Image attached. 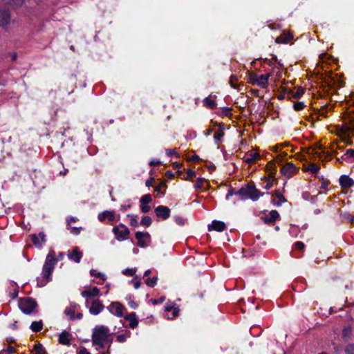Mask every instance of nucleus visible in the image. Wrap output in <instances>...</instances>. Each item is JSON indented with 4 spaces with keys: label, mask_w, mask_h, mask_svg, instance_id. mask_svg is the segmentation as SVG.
Here are the masks:
<instances>
[{
    "label": "nucleus",
    "mask_w": 354,
    "mask_h": 354,
    "mask_svg": "<svg viewBox=\"0 0 354 354\" xmlns=\"http://www.w3.org/2000/svg\"><path fill=\"white\" fill-rule=\"evenodd\" d=\"M91 342L96 351L103 349L106 344L110 348L112 339L109 328L104 325L95 326L92 330Z\"/></svg>",
    "instance_id": "obj_1"
},
{
    "label": "nucleus",
    "mask_w": 354,
    "mask_h": 354,
    "mask_svg": "<svg viewBox=\"0 0 354 354\" xmlns=\"http://www.w3.org/2000/svg\"><path fill=\"white\" fill-rule=\"evenodd\" d=\"M57 262L55 257V252L54 250H50L46 257L44 264L42 268L41 274L44 279L41 281V286L46 285L52 279V274L53 272L55 266Z\"/></svg>",
    "instance_id": "obj_2"
},
{
    "label": "nucleus",
    "mask_w": 354,
    "mask_h": 354,
    "mask_svg": "<svg viewBox=\"0 0 354 354\" xmlns=\"http://www.w3.org/2000/svg\"><path fill=\"white\" fill-rule=\"evenodd\" d=\"M236 193L241 196L242 198H250L253 201H257L260 196H262L264 194L255 187L253 182H251L245 187L241 188L239 190L236 191Z\"/></svg>",
    "instance_id": "obj_3"
},
{
    "label": "nucleus",
    "mask_w": 354,
    "mask_h": 354,
    "mask_svg": "<svg viewBox=\"0 0 354 354\" xmlns=\"http://www.w3.org/2000/svg\"><path fill=\"white\" fill-rule=\"evenodd\" d=\"M113 232L118 239L126 240L130 233L129 230L123 224H120L113 228Z\"/></svg>",
    "instance_id": "obj_4"
},
{
    "label": "nucleus",
    "mask_w": 354,
    "mask_h": 354,
    "mask_svg": "<svg viewBox=\"0 0 354 354\" xmlns=\"http://www.w3.org/2000/svg\"><path fill=\"white\" fill-rule=\"evenodd\" d=\"M37 304L30 297L24 298V314L29 315L37 313Z\"/></svg>",
    "instance_id": "obj_5"
},
{
    "label": "nucleus",
    "mask_w": 354,
    "mask_h": 354,
    "mask_svg": "<svg viewBox=\"0 0 354 354\" xmlns=\"http://www.w3.org/2000/svg\"><path fill=\"white\" fill-rule=\"evenodd\" d=\"M156 215L163 220L167 219L170 216V209L165 205H159L154 209Z\"/></svg>",
    "instance_id": "obj_6"
},
{
    "label": "nucleus",
    "mask_w": 354,
    "mask_h": 354,
    "mask_svg": "<svg viewBox=\"0 0 354 354\" xmlns=\"http://www.w3.org/2000/svg\"><path fill=\"white\" fill-rule=\"evenodd\" d=\"M109 311L118 317H122L124 315V306L119 302H112L109 306Z\"/></svg>",
    "instance_id": "obj_7"
},
{
    "label": "nucleus",
    "mask_w": 354,
    "mask_h": 354,
    "mask_svg": "<svg viewBox=\"0 0 354 354\" xmlns=\"http://www.w3.org/2000/svg\"><path fill=\"white\" fill-rule=\"evenodd\" d=\"M104 308V305L99 299H95L91 302V306L88 308L89 312L93 315L100 313Z\"/></svg>",
    "instance_id": "obj_8"
},
{
    "label": "nucleus",
    "mask_w": 354,
    "mask_h": 354,
    "mask_svg": "<svg viewBox=\"0 0 354 354\" xmlns=\"http://www.w3.org/2000/svg\"><path fill=\"white\" fill-rule=\"evenodd\" d=\"M67 256L70 260L75 263H80L82 258V253L79 250L77 247H75L71 251H68Z\"/></svg>",
    "instance_id": "obj_9"
},
{
    "label": "nucleus",
    "mask_w": 354,
    "mask_h": 354,
    "mask_svg": "<svg viewBox=\"0 0 354 354\" xmlns=\"http://www.w3.org/2000/svg\"><path fill=\"white\" fill-rule=\"evenodd\" d=\"M297 169L293 163L288 162L281 167V172L286 177L290 178L293 173L297 171Z\"/></svg>",
    "instance_id": "obj_10"
},
{
    "label": "nucleus",
    "mask_w": 354,
    "mask_h": 354,
    "mask_svg": "<svg viewBox=\"0 0 354 354\" xmlns=\"http://www.w3.org/2000/svg\"><path fill=\"white\" fill-rule=\"evenodd\" d=\"M32 241L35 246L41 247L46 242V235L44 232H39L38 235H32Z\"/></svg>",
    "instance_id": "obj_11"
},
{
    "label": "nucleus",
    "mask_w": 354,
    "mask_h": 354,
    "mask_svg": "<svg viewBox=\"0 0 354 354\" xmlns=\"http://www.w3.org/2000/svg\"><path fill=\"white\" fill-rule=\"evenodd\" d=\"M225 228V224L219 221H213L212 224L208 226L209 230H215L217 232H223Z\"/></svg>",
    "instance_id": "obj_12"
},
{
    "label": "nucleus",
    "mask_w": 354,
    "mask_h": 354,
    "mask_svg": "<svg viewBox=\"0 0 354 354\" xmlns=\"http://www.w3.org/2000/svg\"><path fill=\"white\" fill-rule=\"evenodd\" d=\"M339 185L342 188H349L354 185V181L349 176L342 175L339 178Z\"/></svg>",
    "instance_id": "obj_13"
},
{
    "label": "nucleus",
    "mask_w": 354,
    "mask_h": 354,
    "mask_svg": "<svg viewBox=\"0 0 354 354\" xmlns=\"http://www.w3.org/2000/svg\"><path fill=\"white\" fill-rule=\"evenodd\" d=\"M100 293V290L97 287H93L91 289L86 290L82 292L81 295L84 298H93L97 296Z\"/></svg>",
    "instance_id": "obj_14"
},
{
    "label": "nucleus",
    "mask_w": 354,
    "mask_h": 354,
    "mask_svg": "<svg viewBox=\"0 0 354 354\" xmlns=\"http://www.w3.org/2000/svg\"><path fill=\"white\" fill-rule=\"evenodd\" d=\"M270 74H263L258 77V81L257 85L262 88H266L268 86V80L270 77Z\"/></svg>",
    "instance_id": "obj_15"
},
{
    "label": "nucleus",
    "mask_w": 354,
    "mask_h": 354,
    "mask_svg": "<svg viewBox=\"0 0 354 354\" xmlns=\"http://www.w3.org/2000/svg\"><path fill=\"white\" fill-rule=\"evenodd\" d=\"M274 196L276 198H273L272 200V202L274 204V205L281 206L283 203L287 201L283 195L278 190H276L274 192Z\"/></svg>",
    "instance_id": "obj_16"
},
{
    "label": "nucleus",
    "mask_w": 354,
    "mask_h": 354,
    "mask_svg": "<svg viewBox=\"0 0 354 354\" xmlns=\"http://www.w3.org/2000/svg\"><path fill=\"white\" fill-rule=\"evenodd\" d=\"M149 234L147 232H137L136 233V238L138 240V245L142 248L147 246V243L145 241L144 239L147 237L149 238Z\"/></svg>",
    "instance_id": "obj_17"
},
{
    "label": "nucleus",
    "mask_w": 354,
    "mask_h": 354,
    "mask_svg": "<svg viewBox=\"0 0 354 354\" xmlns=\"http://www.w3.org/2000/svg\"><path fill=\"white\" fill-rule=\"evenodd\" d=\"M124 319L129 322V327L135 328L138 325V320L136 317V313H131L124 317Z\"/></svg>",
    "instance_id": "obj_18"
},
{
    "label": "nucleus",
    "mask_w": 354,
    "mask_h": 354,
    "mask_svg": "<svg viewBox=\"0 0 354 354\" xmlns=\"http://www.w3.org/2000/svg\"><path fill=\"white\" fill-rule=\"evenodd\" d=\"M80 308L79 305L76 304H71V306L66 308L64 310V314L70 316V318L71 320H74L75 317V312L76 310H77Z\"/></svg>",
    "instance_id": "obj_19"
},
{
    "label": "nucleus",
    "mask_w": 354,
    "mask_h": 354,
    "mask_svg": "<svg viewBox=\"0 0 354 354\" xmlns=\"http://www.w3.org/2000/svg\"><path fill=\"white\" fill-rule=\"evenodd\" d=\"M107 218L109 221H113L115 219V214L111 211H104L103 212L98 214V219L100 221H104Z\"/></svg>",
    "instance_id": "obj_20"
},
{
    "label": "nucleus",
    "mask_w": 354,
    "mask_h": 354,
    "mask_svg": "<svg viewBox=\"0 0 354 354\" xmlns=\"http://www.w3.org/2000/svg\"><path fill=\"white\" fill-rule=\"evenodd\" d=\"M279 217L278 212L277 210H272L264 217V221L266 223H274Z\"/></svg>",
    "instance_id": "obj_21"
},
{
    "label": "nucleus",
    "mask_w": 354,
    "mask_h": 354,
    "mask_svg": "<svg viewBox=\"0 0 354 354\" xmlns=\"http://www.w3.org/2000/svg\"><path fill=\"white\" fill-rule=\"evenodd\" d=\"M292 37V35L290 33H283L280 37H277L275 42L277 44H287Z\"/></svg>",
    "instance_id": "obj_22"
},
{
    "label": "nucleus",
    "mask_w": 354,
    "mask_h": 354,
    "mask_svg": "<svg viewBox=\"0 0 354 354\" xmlns=\"http://www.w3.org/2000/svg\"><path fill=\"white\" fill-rule=\"evenodd\" d=\"M69 333L66 331L62 332L59 336V342L64 345H70L71 340L69 339Z\"/></svg>",
    "instance_id": "obj_23"
},
{
    "label": "nucleus",
    "mask_w": 354,
    "mask_h": 354,
    "mask_svg": "<svg viewBox=\"0 0 354 354\" xmlns=\"http://www.w3.org/2000/svg\"><path fill=\"white\" fill-rule=\"evenodd\" d=\"M204 105L211 109H214L216 107V102L209 97H205L204 100Z\"/></svg>",
    "instance_id": "obj_24"
},
{
    "label": "nucleus",
    "mask_w": 354,
    "mask_h": 354,
    "mask_svg": "<svg viewBox=\"0 0 354 354\" xmlns=\"http://www.w3.org/2000/svg\"><path fill=\"white\" fill-rule=\"evenodd\" d=\"M43 328V322L41 320L38 322H32L30 325V329L33 332H39Z\"/></svg>",
    "instance_id": "obj_25"
},
{
    "label": "nucleus",
    "mask_w": 354,
    "mask_h": 354,
    "mask_svg": "<svg viewBox=\"0 0 354 354\" xmlns=\"http://www.w3.org/2000/svg\"><path fill=\"white\" fill-rule=\"evenodd\" d=\"M10 21V15L8 12H3L0 18V26H6Z\"/></svg>",
    "instance_id": "obj_26"
},
{
    "label": "nucleus",
    "mask_w": 354,
    "mask_h": 354,
    "mask_svg": "<svg viewBox=\"0 0 354 354\" xmlns=\"http://www.w3.org/2000/svg\"><path fill=\"white\" fill-rule=\"evenodd\" d=\"M224 136L223 129L220 127L214 133V139L216 143L221 141L222 138Z\"/></svg>",
    "instance_id": "obj_27"
},
{
    "label": "nucleus",
    "mask_w": 354,
    "mask_h": 354,
    "mask_svg": "<svg viewBox=\"0 0 354 354\" xmlns=\"http://www.w3.org/2000/svg\"><path fill=\"white\" fill-rule=\"evenodd\" d=\"M259 157V154L257 153H251L247 156L245 158V162L248 164H252L256 161V160Z\"/></svg>",
    "instance_id": "obj_28"
},
{
    "label": "nucleus",
    "mask_w": 354,
    "mask_h": 354,
    "mask_svg": "<svg viewBox=\"0 0 354 354\" xmlns=\"http://www.w3.org/2000/svg\"><path fill=\"white\" fill-rule=\"evenodd\" d=\"M90 274L91 276L100 278V279H102L103 281L106 280V277L104 274L101 273L95 269H91L90 270Z\"/></svg>",
    "instance_id": "obj_29"
},
{
    "label": "nucleus",
    "mask_w": 354,
    "mask_h": 354,
    "mask_svg": "<svg viewBox=\"0 0 354 354\" xmlns=\"http://www.w3.org/2000/svg\"><path fill=\"white\" fill-rule=\"evenodd\" d=\"M125 299L127 301L128 305L129 306V307L131 308L136 309L138 306V304L136 302H135L134 301H133L132 296L131 295H127L125 297Z\"/></svg>",
    "instance_id": "obj_30"
},
{
    "label": "nucleus",
    "mask_w": 354,
    "mask_h": 354,
    "mask_svg": "<svg viewBox=\"0 0 354 354\" xmlns=\"http://www.w3.org/2000/svg\"><path fill=\"white\" fill-rule=\"evenodd\" d=\"M151 201H152L151 196L150 194H145L144 196H142V198L140 199V203H141V205H147L149 203H151Z\"/></svg>",
    "instance_id": "obj_31"
},
{
    "label": "nucleus",
    "mask_w": 354,
    "mask_h": 354,
    "mask_svg": "<svg viewBox=\"0 0 354 354\" xmlns=\"http://www.w3.org/2000/svg\"><path fill=\"white\" fill-rule=\"evenodd\" d=\"M157 281H158V277H153V278H148L146 280L145 283L148 286L152 288L156 284Z\"/></svg>",
    "instance_id": "obj_32"
},
{
    "label": "nucleus",
    "mask_w": 354,
    "mask_h": 354,
    "mask_svg": "<svg viewBox=\"0 0 354 354\" xmlns=\"http://www.w3.org/2000/svg\"><path fill=\"white\" fill-rule=\"evenodd\" d=\"M259 75L253 72L249 74V81L253 84H257Z\"/></svg>",
    "instance_id": "obj_33"
},
{
    "label": "nucleus",
    "mask_w": 354,
    "mask_h": 354,
    "mask_svg": "<svg viewBox=\"0 0 354 354\" xmlns=\"http://www.w3.org/2000/svg\"><path fill=\"white\" fill-rule=\"evenodd\" d=\"M151 223H152L151 218L147 216H144L141 221V225L146 226V227H149V225H151Z\"/></svg>",
    "instance_id": "obj_34"
},
{
    "label": "nucleus",
    "mask_w": 354,
    "mask_h": 354,
    "mask_svg": "<svg viewBox=\"0 0 354 354\" xmlns=\"http://www.w3.org/2000/svg\"><path fill=\"white\" fill-rule=\"evenodd\" d=\"M67 230H70V232L74 235H78L82 228V227H72L71 225L70 227H67Z\"/></svg>",
    "instance_id": "obj_35"
},
{
    "label": "nucleus",
    "mask_w": 354,
    "mask_h": 354,
    "mask_svg": "<svg viewBox=\"0 0 354 354\" xmlns=\"http://www.w3.org/2000/svg\"><path fill=\"white\" fill-rule=\"evenodd\" d=\"M176 223L180 226H183L185 224V219L180 216H176L174 217Z\"/></svg>",
    "instance_id": "obj_36"
},
{
    "label": "nucleus",
    "mask_w": 354,
    "mask_h": 354,
    "mask_svg": "<svg viewBox=\"0 0 354 354\" xmlns=\"http://www.w3.org/2000/svg\"><path fill=\"white\" fill-rule=\"evenodd\" d=\"M35 354H46V351L43 347V346L40 344H38L35 346Z\"/></svg>",
    "instance_id": "obj_37"
},
{
    "label": "nucleus",
    "mask_w": 354,
    "mask_h": 354,
    "mask_svg": "<svg viewBox=\"0 0 354 354\" xmlns=\"http://www.w3.org/2000/svg\"><path fill=\"white\" fill-rule=\"evenodd\" d=\"M320 167L315 164H310L308 167V170L311 171L313 174H317Z\"/></svg>",
    "instance_id": "obj_38"
},
{
    "label": "nucleus",
    "mask_w": 354,
    "mask_h": 354,
    "mask_svg": "<svg viewBox=\"0 0 354 354\" xmlns=\"http://www.w3.org/2000/svg\"><path fill=\"white\" fill-rule=\"evenodd\" d=\"M172 312V317H170L168 314L166 315V316H167V317L169 319H174L175 317H176L178 314H179V308L176 306H175L174 307V308L172 309V310H171Z\"/></svg>",
    "instance_id": "obj_39"
},
{
    "label": "nucleus",
    "mask_w": 354,
    "mask_h": 354,
    "mask_svg": "<svg viewBox=\"0 0 354 354\" xmlns=\"http://www.w3.org/2000/svg\"><path fill=\"white\" fill-rule=\"evenodd\" d=\"M136 270L133 268H127L122 271V274L126 276H133Z\"/></svg>",
    "instance_id": "obj_40"
},
{
    "label": "nucleus",
    "mask_w": 354,
    "mask_h": 354,
    "mask_svg": "<svg viewBox=\"0 0 354 354\" xmlns=\"http://www.w3.org/2000/svg\"><path fill=\"white\" fill-rule=\"evenodd\" d=\"M131 282L136 289H138L140 287L141 282L140 279H138V277H135L131 280Z\"/></svg>",
    "instance_id": "obj_41"
},
{
    "label": "nucleus",
    "mask_w": 354,
    "mask_h": 354,
    "mask_svg": "<svg viewBox=\"0 0 354 354\" xmlns=\"http://www.w3.org/2000/svg\"><path fill=\"white\" fill-rule=\"evenodd\" d=\"M204 182H205V179L204 178H198L196 184L194 185V187L196 189H201V188H202L203 186Z\"/></svg>",
    "instance_id": "obj_42"
},
{
    "label": "nucleus",
    "mask_w": 354,
    "mask_h": 354,
    "mask_svg": "<svg viewBox=\"0 0 354 354\" xmlns=\"http://www.w3.org/2000/svg\"><path fill=\"white\" fill-rule=\"evenodd\" d=\"M304 93V90L303 88H297V91L292 94V96L295 98H299Z\"/></svg>",
    "instance_id": "obj_43"
},
{
    "label": "nucleus",
    "mask_w": 354,
    "mask_h": 354,
    "mask_svg": "<svg viewBox=\"0 0 354 354\" xmlns=\"http://www.w3.org/2000/svg\"><path fill=\"white\" fill-rule=\"evenodd\" d=\"M293 106L295 111H301V109H304V104L302 102H297L294 104Z\"/></svg>",
    "instance_id": "obj_44"
},
{
    "label": "nucleus",
    "mask_w": 354,
    "mask_h": 354,
    "mask_svg": "<svg viewBox=\"0 0 354 354\" xmlns=\"http://www.w3.org/2000/svg\"><path fill=\"white\" fill-rule=\"evenodd\" d=\"M238 81V79L236 76L232 75L230 79V84L232 87L236 88L237 87L236 82Z\"/></svg>",
    "instance_id": "obj_45"
},
{
    "label": "nucleus",
    "mask_w": 354,
    "mask_h": 354,
    "mask_svg": "<svg viewBox=\"0 0 354 354\" xmlns=\"http://www.w3.org/2000/svg\"><path fill=\"white\" fill-rule=\"evenodd\" d=\"M166 187V182H162L155 187L154 191L156 192H161L162 189Z\"/></svg>",
    "instance_id": "obj_46"
},
{
    "label": "nucleus",
    "mask_w": 354,
    "mask_h": 354,
    "mask_svg": "<svg viewBox=\"0 0 354 354\" xmlns=\"http://www.w3.org/2000/svg\"><path fill=\"white\" fill-rule=\"evenodd\" d=\"M127 335L126 334H120L117 336V341L120 343L126 342Z\"/></svg>",
    "instance_id": "obj_47"
},
{
    "label": "nucleus",
    "mask_w": 354,
    "mask_h": 354,
    "mask_svg": "<svg viewBox=\"0 0 354 354\" xmlns=\"http://www.w3.org/2000/svg\"><path fill=\"white\" fill-rule=\"evenodd\" d=\"M344 156H346V158H352L354 159V149H347L346 153H344Z\"/></svg>",
    "instance_id": "obj_48"
},
{
    "label": "nucleus",
    "mask_w": 354,
    "mask_h": 354,
    "mask_svg": "<svg viewBox=\"0 0 354 354\" xmlns=\"http://www.w3.org/2000/svg\"><path fill=\"white\" fill-rule=\"evenodd\" d=\"M78 219L76 217L70 216L66 219L67 227H70L72 223H75Z\"/></svg>",
    "instance_id": "obj_49"
},
{
    "label": "nucleus",
    "mask_w": 354,
    "mask_h": 354,
    "mask_svg": "<svg viewBox=\"0 0 354 354\" xmlns=\"http://www.w3.org/2000/svg\"><path fill=\"white\" fill-rule=\"evenodd\" d=\"M295 247L296 249L299 250H301L304 248L305 247V245L303 242L301 241H297L295 243Z\"/></svg>",
    "instance_id": "obj_50"
},
{
    "label": "nucleus",
    "mask_w": 354,
    "mask_h": 354,
    "mask_svg": "<svg viewBox=\"0 0 354 354\" xmlns=\"http://www.w3.org/2000/svg\"><path fill=\"white\" fill-rule=\"evenodd\" d=\"M347 354H354V345H348L346 348Z\"/></svg>",
    "instance_id": "obj_51"
},
{
    "label": "nucleus",
    "mask_w": 354,
    "mask_h": 354,
    "mask_svg": "<svg viewBox=\"0 0 354 354\" xmlns=\"http://www.w3.org/2000/svg\"><path fill=\"white\" fill-rule=\"evenodd\" d=\"M233 195H239V194H237L233 189H231L226 195V199L228 200Z\"/></svg>",
    "instance_id": "obj_52"
},
{
    "label": "nucleus",
    "mask_w": 354,
    "mask_h": 354,
    "mask_svg": "<svg viewBox=\"0 0 354 354\" xmlns=\"http://www.w3.org/2000/svg\"><path fill=\"white\" fill-rule=\"evenodd\" d=\"M150 207L147 205H141V210L143 213H147L150 210Z\"/></svg>",
    "instance_id": "obj_53"
},
{
    "label": "nucleus",
    "mask_w": 354,
    "mask_h": 354,
    "mask_svg": "<svg viewBox=\"0 0 354 354\" xmlns=\"http://www.w3.org/2000/svg\"><path fill=\"white\" fill-rule=\"evenodd\" d=\"M268 26L272 30H277L279 28V25L275 23L268 24Z\"/></svg>",
    "instance_id": "obj_54"
},
{
    "label": "nucleus",
    "mask_w": 354,
    "mask_h": 354,
    "mask_svg": "<svg viewBox=\"0 0 354 354\" xmlns=\"http://www.w3.org/2000/svg\"><path fill=\"white\" fill-rule=\"evenodd\" d=\"M195 175V171L192 170V169H189L187 171V179H189L191 178H192L193 176H194Z\"/></svg>",
    "instance_id": "obj_55"
},
{
    "label": "nucleus",
    "mask_w": 354,
    "mask_h": 354,
    "mask_svg": "<svg viewBox=\"0 0 354 354\" xmlns=\"http://www.w3.org/2000/svg\"><path fill=\"white\" fill-rule=\"evenodd\" d=\"M130 225H131V226H134V227L138 226V221H137V219H136V217H132V218H131V221H130Z\"/></svg>",
    "instance_id": "obj_56"
},
{
    "label": "nucleus",
    "mask_w": 354,
    "mask_h": 354,
    "mask_svg": "<svg viewBox=\"0 0 354 354\" xmlns=\"http://www.w3.org/2000/svg\"><path fill=\"white\" fill-rule=\"evenodd\" d=\"M200 160V158L197 155H193L189 157V160H192L194 162H198Z\"/></svg>",
    "instance_id": "obj_57"
},
{
    "label": "nucleus",
    "mask_w": 354,
    "mask_h": 354,
    "mask_svg": "<svg viewBox=\"0 0 354 354\" xmlns=\"http://www.w3.org/2000/svg\"><path fill=\"white\" fill-rule=\"evenodd\" d=\"M176 305L174 304H167L166 306H165V310L167 311V312H170L171 310H172V309L174 308V307Z\"/></svg>",
    "instance_id": "obj_58"
},
{
    "label": "nucleus",
    "mask_w": 354,
    "mask_h": 354,
    "mask_svg": "<svg viewBox=\"0 0 354 354\" xmlns=\"http://www.w3.org/2000/svg\"><path fill=\"white\" fill-rule=\"evenodd\" d=\"M77 354H91L86 348H82L79 351H77Z\"/></svg>",
    "instance_id": "obj_59"
},
{
    "label": "nucleus",
    "mask_w": 354,
    "mask_h": 354,
    "mask_svg": "<svg viewBox=\"0 0 354 354\" xmlns=\"http://www.w3.org/2000/svg\"><path fill=\"white\" fill-rule=\"evenodd\" d=\"M154 181V178H150L149 179H148L146 183H145V185L147 187H150L152 183H153Z\"/></svg>",
    "instance_id": "obj_60"
},
{
    "label": "nucleus",
    "mask_w": 354,
    "mask_h": 354,
    "mask_svg": "<svg viewBox=\"0 0 354 354\" xmlns=\"http://www.w3.org/2000/svg\"><path fill=\"white\" fill-rule=\"evenodd\" d=\"M328 184H329V182L328 180H324L322 183V185H321V188L322 189H327L328 186Z\"/></svg>",
    "instance_id": "obj_61"
},
{
    "label": "nucleus",
    "mask_w": 354,
    "mask_h": 354,
    "mask_svg": "<svg viewBox=\"0 0 354 354\" xmlns=\"http://www.w3.org/2000/svg\"><path fill=\"white\" fill-rule=\"evenodd\" d=\"M166 153L168 156H171L173 155H175V154H177L174 150H171V149H167L166 150Z\"/></svg>",
    "instance_id": "obj_62"
},
{
    "label": "nucleus",
    "mask_w": 354,
    "mask_h": 354,
    "mask_svg": "<svg viewBox=\"0 0 354 354\" xmlns=\"http://www.w3.org/2000/svg\"><path fill=\"white\" fill-rule=\"evenodd\" d=\"M160 164V160H151L150 162H149V165L151 166H157V165H159Z\"/></svg>",
    "instance_id": "obj_63"
},
{
    "label": "nucleus",
    "mask_w": 354,
    "mask_h": 354,
    "mask_svg": "<svg viewBox=\"0 0 354 354\" xmlns=\"http://www.w3.org/2000/svg\"><path fill=\"white\" fill-rule=\"evenodd\" d=\"M165 175L169 178H173L174 177V174L171 171H167Z\"/></svg>",
    "instance_id": "obj_64"
}]
</instances>
